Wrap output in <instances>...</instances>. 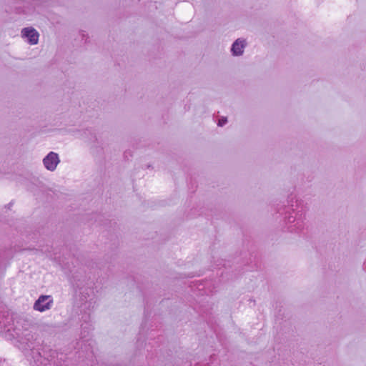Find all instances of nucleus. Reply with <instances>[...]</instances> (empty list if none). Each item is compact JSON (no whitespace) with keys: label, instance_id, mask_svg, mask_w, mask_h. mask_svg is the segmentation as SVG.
Returning a JSON list of instances; mask_svg holds the SVG:
<instances>
[{"label":"nucleus","instance_id":"nucleus-1","mask_svg":"<svg viewBox=\"0 0 366 366\" xmlns=\"http://www.w3.org/2000/svg\"><path fill=\"white\" fill-rule=\"evenodd\" d=\"M44 167L50 172L56 170L58 164L60 163L59 154L54 152H50L42 160Z\"/></svg>","mask_w":366,"mask_h":366},{"label":"nucleus","instance_id":"nucleus-2","mask_svg":"<svg viewBox=\"0 0 366 366\" xmlns=\"http://www.w3.org/2000/svg\"><path fill=\"white\" fill-rule=\"evenodd\" d=\"M53 305V298L50 295H41L34 305V309L39 312L49 310Z\"/></svg>","mask_w":366,"mask_h":366},{"label":"nucleus","instance_id":"nucleus-3","mask_svg":"<svg viewBox=\"0 0 366 366\" xmlns=\"http://www.w3.org/2000/svg\"><path fill=\"white\" fill-rule=\"evenodd\" d=\"M22 37L30 44H36L39 41V34L33 28H25L21 31Z\"/></svg>","mask_w":366,"mask_h":366},{"label":"nucleus","instance_id":"nucleus-4","mask_svg":"<svg viewBox=\"0 0 366 366\" xmlns=\"http://www.w3.org/2000/svg\"><path fill=\"white\" fill-rule=\"evenodd\" d=\"M246 41L243 39H237L232 44L231 51L234 56H240L243 54L246 46Z\"/></svg>","mask_w":366,"mask_h":366},{"label":"nucleus","instance_id":"nucleus-5","mask_svg":"<svg viewBox=\"0 0 366 366\" xmlns=\"http://www.w3.org/2000/svg\"><path fill=\"white\" fill-rule=\"evenodd\" d=\"M18 335L19 342L23 344H28L31 341L34 340V336L31 332L28 330L25 331L21 335L19 333H16Z\"/></svg>","mask_w":366,"mask_h":366},{"label":"nucleus","instance_id":"nucleus-6","mask_svg":"<svg viewBox=\"0 0 366 366\" xmlns=\"http://www.w3.org/2000/svg\"><path fill=\"white\" fill-rule=\"evenodd\" d=\"M227 120L226 118L222 117L220 119H219L218 125L220 127L224 126L227 123Z\"/></svg>","mask_w":366,"mask_h":366}]
</instances>
